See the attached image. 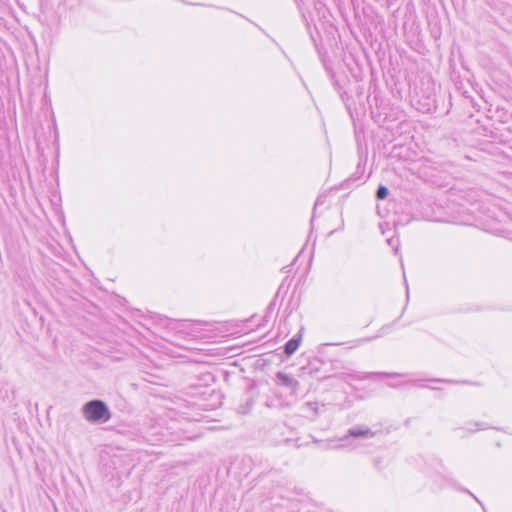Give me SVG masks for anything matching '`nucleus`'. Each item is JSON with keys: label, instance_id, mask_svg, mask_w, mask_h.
I'll return each mask as SVG.
<instances>
[{"label": "nucleus", "instance_id": "f257e3e1", "mask_svg": "<svg viewBox=\"0 0 512 512\" xmlns=\"http://www.w3.org/2000/svg\"><path fill=\"white\" fill-rule=\"evenodd\" d=\"M84 419L91 423H105L110 420L111 412L102 400H91L82 407Z\"/></svg>", "mask_w": 512, "mask_h": 512}, {"label": "nucleus", "instance_id": "f03ea898", "mask_svg": "<svg viewBox=\"0 0 512 512\" xmlns=\"http://www.w3.org/2000/svg\"><path fill=\"white\" fill-rule=\"evenodd\" d=\"M375 435L376 433L366 425L353 426L339 439V444L334 448L355 449L358 447L357 440L371 439Z\"/></svg>", "mask_w": 512, "mask_h": 512}, {"label": "nucleus", "instance_id": "7ed1b4c3", "mask_svg": "<svg viewBox=\"0 0 512 512\" xmlns=\"http://www.w3.org/2000/svg\"><path fill=\"white\" fill-rule=\"evenodd\" d=\"M276 378H277L278 385L285 386V387L291 389L292 392L297 391V389L299 387V382L295 378H293L283 372H278L276 374Z\"/></svg>", "mask_w": 512, "mask_h": 512}, {"label": "nucleus", "instance_id": "20e7f679", "mask_svg": "<svg viewBox=\"0 0 512 512\" xmlns=\"http://www.w3.org/2000/svg\"><path fill=\"white\" fill-rule=\"evenodd\" d=\"M301 343V335L295 336L292 339H290L284 347V352L287 356H291L296 352L299 345Z\"/></svg>", "mask_w": 512, "mask_h": 512}, {"label": "nucleus", "instance_id": "39448f33", "mask_svg": "<svg viewBox=\"0 0 512 512\" xmlns=\"http://www.w3.org/2000/svg\"><path fill=\"white\" fill-rule=\"evenodd\" d=\"M302 411L316 416L319 412V404L317 402H306L302 407Z\"/></svg>", "mask_w": 512, "mask_h": 512}, {"label": "nucleus", "instance_id": "423d86ee", "mask_svg": "<svg viewBox=\"0 0 512 512\" xmlns=\"http://www.w3.org/2000/svg\"><path fill=\"white\" fill-rule=\"evenodd\" d=\"M388 195V189L383 186V185H380L377 189V192H376V196L378 199H385Z\"/></svg>", "mask_w": 512, "mask_h": 512}, {"label": "nucleus", "instance_id": "0eeeda50", "mask_svg": "<svg viewBox=\"0 0 512 512\" xmlns=\"http://www.w3.org/2000/svg\"><path fill=\"white\" fill-rule=\"evenodd\" d=\"M174 325H175V328L182 331V330L187 329L189 326H191L192 323L189 321H180V322H175Z\"/></svg>", "mask_w": 512, "mask_h": 512}, {"label": "nucleus", "instance_id": "6e6552de", "mask_svg": "<svg viewBox=\"0 0 512 512\" xmlns=\"http://www.w3.org/2000/svg\"><path fill=\"white\" fill-rule=\"evenodd\" d=\"M474 428L472 427H468L467 429L471 432H474V431H479V430H484V429H487L488 426H486L484 423H474L473 424Z\"/></svg>", "mask_w": 512, "mask_h": 512}, {"label": "nucleus", "instance_id": "1a4fd4ad", "mask_svg": "<svg viewBox=\"0 0 512 512\" xmlns=\"http://www.w3.org/2000/svg\"><path fill=\"white\" fill-rule=\"evenodd\" d=\"M369 339L367 338H362V339H356L354 341H351L349 342L351 345L349 346V348H355V347H359L361 346L362 344L366 343Z\"/></svg>", "mask_w": 512, "mask_h": 512}, {"label": "nucleus", "instance_id": "9d476101", "mask_svg": "<svg viewBox=\"0 0 512 512\" xmlns=\"http://www.w3.org/2000/svg\"><path fill=\"white\" fill-rule=\"evenodd\" d=\"M371 375H378V374L377 373H367L363 378H367V377H369Z\"/></svg>", "mask_w": 512, "mask_h": 512}, {"label": "nucleus", "instance_id": "9b49d317", "mask_svg": "<svg viewBox=\"0 0 512 512\" xmlns=\"http://www.w3.org/2000/svg\"><path fill=\"white\" fill-rule=\"evenodd\" d=\"M393 241H394L393 239H389V240H388L389 245H392V244H393Z\"/></svg>", "mask_w": 512, "mask_h": 512}]
</instances>
